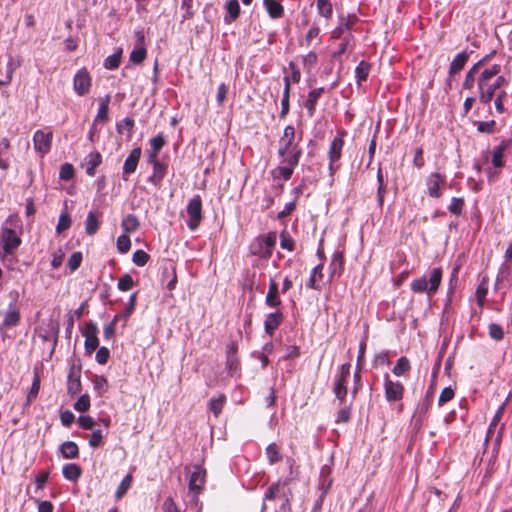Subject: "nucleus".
Returning a JSON list of instances; mask_svg holds the SVG:
<instances>
[{"label": "nucleus", "instance_id": "obj_16", "mask_svg": "<svg viewBox=\"0 0 512 512\" xmlns=\"http://www.w3.org/2000/svg\"><path fill=\"white\" fill-rule=\"evenodd\" d=\"M81 389V368L72 365L68 373L67 392L69 395L74 396L78 394Z\"/></svg>", "mask_w": 512, "mask_h": 512}, {"label": "nucleus", "instance_id": "obj_17", "mask_svg": "<svg viewBox=\"0 0 512 512\" xmlns=\"http://www.w3.org/2000/svg\"><path fill=\"white\" fill-rule=\"evenodd\" d=\"M20 321L21 312L17 305V301L15 300V303L10 304L8 309L3 313L2 327L13 328L18 326Z\"/></svg>", "mask_w": 512, "mask_h": 512}, {"label": "nucleus", "instance_id": "obj_51", "mask_svg": "<svg viewBox=\"0 0 512 512\" xmlns=\"http://www.w3.org/2000/svg\"><path fill=\"white\" fill-rule=\"evenodd\" d=\"M105 444V437L101 430H95L89 438V446L92 448H99Z\"/></svg>", "mask_w": 512, "mask_h": 512}, {"label": "nucleus", "instance_id": "obj_24", "mask_svg": "<svg viewBox=\"0 0 512 512\" xmlns=\"http://www.w3.org/2000/svg\"><path fill=\"white\" fill-rule=\"evenodd\" d=\"M153 166V173L149 177V182L159 186L167 174L168 166L162 162H156Z\"/></svg>", "mask_w": 512, "mask_h": 512}, {"label": "nucleus", "instance_id": "obj_54", "mask_svg": "<svg viewBox=\"0 0 512 512\" xmlns=\"http://www.w3.org/2000/svg\"><path fill=\"white\" fill-rule=\"evenodd\" d=\"M489 336L491 339L495 341H501L504 338V330L502 326L497 323H491L488 327Z\"/></svg>", "mask_w": 512, "mask_h": 512}, {"label": "nucleus", "instance_id": "obj_32", "mask_svg": "<svg viewBox=\"0 0 512 512\" xmlns=\"http://www.w3.org/2000/svg\"><path fill=\"white\" fill-rule=\"evenodd\" d=\"M101 221L95 214V212L90 211L87 215L86 221H85V232L86 234L92 236L94 235L98 229L100 228Z\"/></svg>", "mask_w": 512, "mask_h": 512}, {"label": "nucleus", "instance_id": "obj_12", "mask_svg": "<svg viewBox=\"0 0 512 512\" xmlns=\"http://www.w3.org/2000/svg\"><path fill=\"white\" fill-rule=\"evenodd\" d=\"M53 134L52 132H44L42 130H37L33 135V144L36 152L41 154V156L49 153L52 145Z\"/></svg>", "mask_w": 512, "mask_h": 512}, {"label": "nucleus", "instance_id": "obj_5", "mask_svg": "<svg viewBox=\"0 0 512 512\" xmlns=\"http://www.w3.org/2000/svg\"><path fill=\"white\" fill-rule=\"evenodd\" d=\"M351 363L346 362L339 367L335 375L332 392L335 398L343 404L346 401L348 394V380L350 377Z\"/></svg>", "mask_w": 512, "mask_h": 512}, {"label": "nucleus", "instance_id": "obj_62", "mask_svg": "<svg viewBox=\"0 0 512 512\" xmlns=\"http://www.w3.org/2000/svg\"><path fill=\"white\" fill-rule=\"evenodd\" d=\"M131 248V240L127 235H120L117 238V249L120 253L125 254Z\"/></svg>", "mask_w": 512, "mask_h": 512}, {"label": "nucleus", "instance_id": "obj_60", "mask_svg": "<svg viewBox=\"0 0 512 512\" xmlns=\"http://www.w3.org/2000/svg\"><path fill=\"white\" fill-rule=\"evenodd\" d=\"M477 131L480 133L492 134L495 131L496 122L491 121H478L476 122Z\"/></svg>", "mask_w": 512, "mask_h": 512}, {"label": "nucleus", "instance_id": "obj_15", "mask_svg": "<svg viewBox=\"0 0 512 512\" xmlns=\"http://www.w3.org/2000/svg\"><path fill=\"white\" fill-rule=\"evenodd\" d=\"M470 53L467 51H462L458 53L454 59L451 61L449 70H448V79L447 86L451 88V78L458 74L466 65L469 60Z\"/></svg>", "mask_w": 512, "mask_h": 512}, {"label": "nucleus", "instance_id": "obj_56", "mask_svg": "<svg viewBox=\"0 0 512 512\" xmlns=\"http://www.w3.org/2000/svg\"><path fill=\"white\" fill-rule=\"evenodd\" d=\"M90 397L88 394L81 395L76 403L74 404V409L78 412H86L90 409Z\"/></svg>", "mask_w": 512, "mask_h": 512}, {"label": "nucleus", "instance_id": "obj_63", "mask_svg": "<svg viewBox=\"0 0 512 512\" xmlns=\"http://www.w3.org/2000/svg\"><path fill=\"white\" fill-rule=\"evenodd\" d=\"M226 368L228 373L233 376L240 369V360L238 356L226 357Z\"/></svg>", "mask_w": 512, "mask_h": 512}, {"label": "nucleus", "instance_id": "obj_41", "mask_svg": "<svg viewBox=\"0 0 512 512\" xmlns=\"http://www.w3.org/2000/svg\"><path fill=\"white\" fill-rule=\"evenodd\" d=\"M266 455L271 465L278 463L282 460L280 448L276 443H270L266 448Z\"/></svg>", "mask_w": 512, "mask_h": 512}, {"label": "nucleus", "instance_id": "obj_2", "mask_svg": "<svg viewBox=\"0 0 512 512\" xmlns=\"http://www.w3.org/2000/svg\"><path fill=\"white\" fill-rule=\"evenodd\" d=\"M500 73L501 65L493 64L489 67L484 66L477 76V91L482 104L489 105L496 91L508 83Z\"/></svg>", "mask_w": 512, "mask_h": 512}, {"label": "nucleus", "instance_id": "obj_48", "mask_svg": "<svg viewBox=\"0 0 512 512\" xmlns=\"http://www.w3.org/2000/svg\"><path fill=\"white\" fill-rule=\"evenodd\" d=\"M134 126H135L134 119H132L130 117H126L116 124V129H117V132L120 134L123 132L124 128L127 129L128 137L130 138L133 134Z\"/></svg>", "mask_w": 512, "mask_h": 512}, {"label": "nucleus", "instance_id": "obj_9", "mask_svg": "<svg viewBox=\"0 0 512 512\" xmlns=\"http://www.w3.org/2000/svg\"><path fill=\"white\" fill-rule=\"evenodd\" d=\"M384 395L388 403L399 402L403 399L405 387L400 381L392 380L388 374L384 376Z\"/></svg>", "mask_w": 512, "mask_h": 512}, {"label": "nucleus", "instance_id": "obj_11", "mask_svg": "<svg viewBox=\"0 0 512 512\" xmlns=\"http://www.w3.org/2000/svg\"><path fill=\"white\" fill-rule=\"evenodd\" d=\"M494 54L495 52H492L491 54L482 57L467 71L463 81V89H473L475 82L477 83V76L482 71V68L491 60Z\"/></svg>", "mask_w": 512, "mask_h": 512}, {"label": "nucleus", "instance_id": "obj_29", "mask_svg": "<svg viewBox=\"0 0 512 512\" xmlns=\"http://www.w3.org/2000/svg\"><path fill=\"white\" fill-rule=\"evenodd\" d=\"M331 276H340L344 270V256L342 252H335L330 263Z\"/></svg>", "mask_w": 512, "mask_h": 512}, {"label": "nucleus", "instance_id": "obj_36", "mask_svg": "<svg viewBox=\"0 0 512 512\" xmlns=\"http://www.w3.org/2000/svg\"><path fill=\"white\" fill-rule=\"evenodd\" d=\"M411 370V364L407 357L402 356L400 357L395 366L392 368V373L397 376H404Z\"/></svg>", "mask_w": 512, "mask_h": 512}, {"label": "nucleus", "instance_id": "obj_47", "mask_svg": "<svg viewBox=\"0 0 512 512\" xmlns=\"http://www.w3.org/2000/svg\"><path fill=\"white\" fill-rule=\"evenodd\" d=\"M39 390H40V377L36 374L33 379L32 386L27 394L26 404H25L26 406H30L31 403L37 398Z\"/></svg>", "mask_w": 512, "mask_h": 512}, {"label": "nucleus", "instance_id": "obj_42", "mask_svg": "<svg viewBox=\"0 0 512 512\" xmlns=\"http://www.w3.org/2000/svg\"><path fill=\"white\" fill-rule=\"evenodd\" d=\"M225 402H226L225 394H220L217 398H212L209 401V410L214 414L215 417H218L220 415Z\"/></svg>", "mask_w": 512, "mask_h": 512}, {"label": "nucleus", "instance_id": "obj_10", "mask_svg": "<svg viewBox=\"0 0 512 512\" xmlns=\"http://www.w3.org/2000/svg\"><path fill=\"white\" fill-rule=\"evenodd\" d=\"M206 470L200 465H194L193 471L191 472L188 488L193 493L195 501L198 500V495L202 492L206 482Z\"/></svg>", "mask_w": 512, "mask_h": 512}, {"label": "nucleus", "instance_id": "obj_59", "mask_svg": "<svg viewBox=\"0 0 512 512\" xmlns=\"http://www.w3.org/2000/svg\"><path fill=\"white\" fill-rule=\"evenodd\" d=\"M71 224H72V221H71L69 214L62 213L59 217L58 224L56 226V232L58 234L62 233L63 231L69 229Z\"/></svg>", "mask_w": 512, "mask_h": 512}, {"label": "nucleus", "instance_id": "obj_40", "mask_svg": "<svg viewBox=\"0 0 512 512\" xmlns=\"http://www.w3.org/2000/svg\"><path fill=\"white\" fill-rule=\"evenodd\" d=\"M94 389L98 396L102 397L109 389V383L106 377L102 375H95L92 379Z\"/></svg>", "mask_w": 512, "mask_h": 512}, {"label": "nucleus", "instance_id": "obj_44", "mask_svg": "<svg viewBox=\"0 0 512 512\" xmlns=\"http://www.w3.org/2000/svg\"><path fill=\"white\" fill-rule=\"evenodd\" d=\"M487 293H488V280L486 278H483L481 280V282L479 283V285L476 289V292H475L477 304L481 308L484 306V302H485Z\"/></svg>", "mask_w": 512, "mask_h": 512}, {"label": "nucleus", "instance_id": "obj_7", "mask_svg": "<svg viewBox=\"0 0 512 512\" xmlns=\"http://www.w3.org/2000/svg\"><path fill=\"white\" fill-rule=\"evenodd\" d=\"M346 136L345 130H340L337 135L331 141L328 158H329V172L330 175H334L340 168V159L342 156V150L344 147V137Z\"/></svg>", "mask_w": 512, "mask_h": 512}, {"label": "nucleus", "instance_id": "obj_35", "mask_svg": "<svg viewBox=\"0 0 512 512\" xmlns=\"http://www.w3.org/2000/svg\"><path fill=\"white\" fill-rule=\"evenodd\" d=\"M139 226V220L134 214L126 215L121 222V227L125 233H134L138 230Z\"/></svg>", "mask_w": 512, "mask_h": 512}, {"label": "nucleus", "instance_id": "obj_57", "mask_svg": "<svg viewBox=\"0 0 512 512\" xmlns=\"http://www.w3.org/2000/svg\"><path fill=\"white\" fill-rule=\"evenodd\" d=\"M303 61V67L307 72H310L311 69L316 65L318 61V56L315 52L310 51L302 58Z\"/></svg>", "mask_w": 512, "mask_h": 512}, {"label": "nucleus", "instance_id": "obj_14", "mask_svg": "<svg viewBox=\"0 0 512 512\" xmlns=\"http://www.w3.org/2000/svg\"><path fill=\"white\" fill-rule=\"evenodd\" d=\"M21 244L20 237L16 234L15 230L11 228L3 229L2 233V246L5 255L11 254Z\"/></svg>", "mask_w": 512, "mask_h": 512}, {"label": "nucleus", "instance_id": "obj_39", "mask_svg": "<svg viewBox=\"0 0 512 512\" xmlns=\"http://www.w3.org/2000/svg\"><path fill=\"white\" fill-rule=\"evenodd\" d=\"M288 480L277 481L270 485L264 494V500H275L280 493L281 488L288 484Z\"/></svg>", "mask_w": 512, "mask_h": 512}, {"label": "nucleus", "instance_id": "obj_37", "mask_svg": "<svg viewBox=\"0 0 512 512\" xmlns=\"http://www.w3.org/2000/svg\"><path fill=\"white\" fill-rule=\"evenodd\" d=\"M316 7L318 14L329 20L333 15V5L331 0H316Z\"/></svg>", "mask_w": 512, "mask_h": 512}, {"label": "nucleus", "instance_id": "obj_46", "mask_svg": "<svg viewBox=\"0 0 512 512\" xmlns=\"http://www.w3.org/2000/svg\"><path fill=\"white\" fill-rule=\"evenodd\" d=\"M357 21L358 17L355 14H348L347 16L340 17L338 26L345 32H350L353 30Z\"/></svg>", "mask_w": 512, "mask_h": 512}, {"label": "nucleus", "instance_id": "obj_34", "mask_svg": "<svg viewBox=\"0 0 512 512\" xmlns=\"http://www.w3.org/2000/svg\"><path fill=\"white\" fill-rule=\"evenodd\" d=\"M228 16H225V23L230 24L240 15V5L238 0H228L226 2Z\"/></svg>", "mask_w": 512, "mask_h": 512}, {"label": "nucleus", "instance_id": "obj_45", "mask_svg": "<svg viewBox=\"0 0 512 512\" xmlns=\"http://www.w3.org/2000/svg\"><path fill=\"white\" fill-rule=\"evenodd\" d=\"M280 247L290 252L295 250V240L286 229L282 230L280 233Z\"/></svg>", "mask_w": 512, "mask_h": 512}, {"label": "nucleus", "instance_id": "obj_28", "mask_svg": "<svg viewBox=\"0 0 512 512\" xmlns=\"http://www.w3.org/2000/svg\"><path fill=\"white\" fill-rule=\"evenodd\" d=\"M263 2L267 13L271 18L277 19L283 16L284 8L280 2L276 0H263Z\"/></svg>", "mask_w": 512, "mask_h": 512}, {"label": "nucleus", "instance_id": "obj_58", "mask_svg": "<svg viewBox=\"0 0 512 512\" xmlns=\"http://www.w3.org/2000/svg\"><path fill=\"white\" fill-rule=\"evenodd\" d=\"M149 259H150L149 254L146 253L144 250H136L133 253V257H132L134 264L139 267L145 266L147 264V262L149 261Z\"/></svg>", "mask_w": 512, "mask_h": 512}, {"label": "nucleus", "instance_id": "obj_33", "mask_svg": "<svg viewBox=\"0 0 512 512\" xmlns=\"http://www.w3.org/2000/svg\"><path fill=\"white\" fill-rule=\"evenodd\" d=\"M133 484V476L131 473L127 474L118 485L115 491V499L117 501L121 500L128 492V490L132 487Z\"/></svg>", "mask_w": 512, "mask_h": 512}, {"label": "nucleus", "instance_id": "obj_21", "mask_svg": "<svg viewBox=\"0 0 512 512\" xmlns=\"http://www.w3.org/2000/svg\"><path fill=\"white\" fill-rule=\"evenodd\" d=\"M265 304L270 308H279L282 304L278 283L270 279L268 292L265 297Z\"/></svg>", "mask_w": 512, "mask_h": 512}, {"label": "nucleus", "instance_id": "obj_53", "mask_svg": "<svg viewBox=\"0 0 512 512\" xmlns=\"http://www.w3.org/2000/svg\"><path fill=\"white\" fill-rule=\"evenodd\" d=\"M74 167L70 163H64L60 167L59 178L63 181H69L74 177Z\"/></svg>", "mask_w": 512, "mask_h": 512}, {"label": "nucleus", "instance_id": "obj_26", "mask_svg": "<svg viewBox=\"0 0 512 512\" xmlns=\"http://www.w3.org/2000/svg\"><path fill=\"white\" fill-rule=\"evenodd\" d=\"M62 473L65 479L76 482L82 475V468L79 464L68 463L63 466Z\"/></svg>", "mask_w": 512, "mask_h": 512}, {"label": "nucleus", "instance_id": "obj_22", "mask_svg": "<svg viewBox=\"0 0 512 512\" xmlns=\"http://www.w3.org/2000/svg\"><path fill=\"white\" fill-rule=\"evenodd\" d=\"M324 93H325L324 87L312 89L308 93L307 99L304 102V107L307 109V113H308L309 117L314 116L318 100L322 97V95Z\"/></svg>", "mask_w": 512, "mask_h": 512}, {"label": "nucleus", "instance_id": "obj_43", "mask_svg": "<svg viewBox=\"0 0 512 512\" xmlns=\"http://www.w3.org/2000/svg\"><path fill=\"white\" fill-rule=\"evenodd\" d=\"M352 416V403L349 405H345L340 408L336 413L335 423L336 424H346L351 420Z\"/></svg>", "mask_w": 512, "mask_h": 512}, {"label": "nucleus", "instance_id": "obj_27", "mask_svg": "<svg viewBox=\"0 0 512 512\" xmlns=\"http://www.w3.org/2000/svg\"><path fill=\"white\" fill-rule=\"evenodd\" d=\"M372 65L362 60L355 68V78L358 86H361L363 82L368 79L369 73L371 71Z\"/></svg>", "mask_w": 512, "mask_h": 512}, {"label": "nucleus", "instance_id": "obj_1", "mask_svg": "<svg viewBox=\"0 0 512 512\" xmlns=\"http://www.w3.org/2000/svg\"><path fill=\"white\" fill-rule=\"evenodd\" d=\"M302 134V131L297 134L293 125H287L284 128L283 135L278 141L277 154L280 159V165L270 172L273 180L288 181L291 179L303 154L300 146Z\"/></svg>", "mask_w": 512, "mask_h": 512}, {"label": "nucleus", "instance_id": "obj_3", "mask_svg": "<svg viewBox=\"0 0 512 512\" xmlns=\"http://www.w3.org/2000/svg\"><path fill=\"white\" fill-rule=\"evenodd\" d=\"M442 274L443 271L441 267L433 268L430 272L429 278L422 276L414 279L410 284V288L414 293H427L432 296L436 294L439 289L442 281Z\"/></svg>", "mask_w": 512, "mask_h": 512}, {"label": "nucleus", "instance_id": "obj_4", "mask_svg": "<svg viewBox=\"0 0 512 512\" xmlns=\"http://www.w3.org/2000/svg\"><path fill=\"white\" fill-rule=\"evenodd\" d=\"M276 240L277 233L270 231L264 236L256 237L250 244L249 251L252 255L267 260L272 256Z\"/></svg>", "mask_w": 512, "mask_h": 512}, {"label": "nucleus", "instance_id": "obj_6", "mask_svg": "<svg viewBox=\"0 0 512 512\" xmlns=\"http://www.w3.org/2000/svg\"><path fill=\"white\" fill-rule=\"evenodd\" d=\"M186 213V224L188 229L190 231H196L204 219L203 204L200 195H195L189 200L186 207Z\"/></svg>", "mask_w": 512, "mask_h": 512}, {"label": "nucleus", "instance_id": "obj_23", "mask_svg": "<svg viewBox=\"0 0 512 512\" xmlns=\"http://www.w3.org/2000/svg\"><path fill=\"white\" fill-rule=\"evenodd\" d=\"M102 163V155L98 151L89 153L85 159L83 166L85 167L86 174L93 177L96 174L97 167Z\"/></svg>", "mask_w": 512, "mask_h": 512}, {"label": "nucleus", "instance_id": "obj_61", "mask_svg": "<svg viewBox=\"0 0 512 512\" xmlns=\"http://www.w3.org/2000/svg\"><path fill=\"white\" fill-rule=\"evenodd\" d=\"M147 51L144 47L134 49L130 54V61L134 64H140L146 58Z\"/></svg>", "mask_w": 512, "mask_h": 512}, {"label": "nucleus", "instance_id": "obj_30", "mask_svg": "<svg viewBox=\"0 0 512 512\" xmlns=\"http://www.w3.org/2000/svg\"><path fill=\"white\" fill-rule=\"evenodd\" d=\"M323 263L318 264L312 269L311 275L306 283V287L309 289L320 290L321 287L317 284V280H321L323 278Z\"/></svg>", "mask_w": 512, "mask_h": 512}, {"label": "nucleus", "instance_id": "obj_55", "mask_svg": "<svg viewBox=\"0 0 512 512\" xmlns=\"http://www.w3.org/2000/svg\"><path fill=\"white\" fill-rule=\"evenodd\" d=\"M320 34V28L318 25L316 24H313L310 29L307 31L306 35H305V38H304V41L301 42L300 44L303 46L305 45L306 47H309L313 41V39L317 38Z\"/></svg>", "mask_w": 512, "mask_h": 512}, {"label": "nucleus", "instance_id": "obj_49", "mask_svg": "<svg viewBox=\"0 0 512 512\" xmlns=\"http://www.w3.org/2000/svg\"><path fill=\"white\" fill-rule=\"evenodd\" d=\"M133 287H134V281L130 274L125 273L119 278L117 288L120 291L126 292V291L131 290Z\"/></svg>", "mask_w": 512, "mask_h": 512}, {"label": "nucleus", "instance_id": "obj_25", "mask_svg": "<svg viewBox=\"0 0 512 512\" xmlns=\"http://www.w3.org/2000/svg\"><path fill=\"white\" fill-rule=\"evenodd\" d=\"M59 452L65 459H76L79 457V447L73 441L63 442L59 446Z\"/></svg>", "mask_w": 512, "mask_h": 512}, {"label": "nucleus", "instance_id": "obj_13", "mask_svg": "<svg viewBox=\"0 0 512 512\" xmlns=\"http://www.w3.org/2000/svg\"><path fill=\"white\" fill-rule=\"evenodd\" d=\"M74 90L80 95H86L91 87V77L86 69L77 71L73 80Z\"/></svg>", "mask_w": 512, "mask_h": 512}, {"label": "nucleus", "instance_id": "obj_31", "mask_svg": "<svg viewBox=\"0 0 512 512\" xmlns=\"http://www.w3.org/2000/svg\"><path fill=\"white\" fill-rule=\"evenodd\" d=\"M110 95H106L103 99H101L97 115L95 117V122L105 123L109 120V103H110Z\"/></svg>", "mask_w": 512, "mask_h": 512}, {"label": "nucleus", "instance_id": "obj_18", "mask_svg": "<svg viewBox=\"0 0 512 512\" xmlns=\"http://www.w3.org/2000/svg\"><path fill=\"white\" fill-rule=\"evenodd\" d=\"M512 145V139H503L492 151V165L501 169L505 166L504 153Z\"/></svg>", "mask_w": 512, "mask_h": 512}, {"label": "nucleus", "instance_id": "obj_38", "mask_svg": "<svg viewBox=\"0 0 512 512\" xmlns=\"http://www.w3.org/2000/svg\"><path fill=\"white\" fill-rule=\"evenodd\" d=\"M465 208V200L462 197H452L450 204L448 205V211L456 216L459 217L463 214Z\"/></svg>", "mask_w": 512, "mask_h": 512}, {"label": "nucleus", "instance_id": "obj_52", "mask_svg": "<svg viewBox=\"0 0 512 512\" xmlns=\"http://www.w3.org/2000/svg\"><path fill=\"white\" fill-rule=\"evenodd\" d=\"M82 260V253L80 251H76L72 253V255L69 257L67 267L70 269L71 272H74L80 267Z\"/></svg>", "mask_w": 512, "mask_h": 512}, {"label": "nucleus", "instance_id": "obj_19", "mask_svg": "<svg viewBox=\"0 0 512 512\" xmlns=\"http://www.w3.org/2000/svg\"><path fill=\"white\" fill-rule=\"evenodd\" d=\"M284 321V314L280 309L275 312L269 313L264 321L265 333L273 336L275 331L280 327Z\"/></svg>", "mask_w": 512, "mask_h": 512}, {"label": "nucleus", "instance_id": "obj_20", "mask_svg": "<svg viewBox=\"0 0 512 512\" xmlns=\"http://www.w3.org/2000/svg\"><path fill=\"white\" fill-rule=\"evenodd\" d=\"M142 150L140 147L134 148L128 157L126 158L123 165V178L126 180L127 176L134 173L137 169L141 158Z\"/></svg>", "mask_w": 512, "mask_h": 512}, {"label": "nucleus", "instance_id": "obj_64", "mask_svg": "<svg viewBox=\"0 0 512 512\" xmlns=\"http://www.w3.org/2000/svg\"><path fill=\"white\" fill-rule=\"evenodd\" d=\"M149 144L150 149L160 152V150L166 145V139L162 133H159L150 140Z\"/></svg>", "mask_w": 512, "mask_h": 512}, {"label": "nucleus", "instance_id": "obj_50", "mask_svg": "<svg viewBox=\"0 0 512 512\" xmlns=\"http://www.w3.org/2000/svg\"><path fill=\"white\" fill-rule=\"evenodd\" d=\"M121 50L108 56L104 61V67L108 70L117 69L121 62Z\"/></svg>", "mask_w": 512, "mask_h": 512}, {"label": "nucleus", "instance_id": "obj_8", "mask_svg": "<svg viewBox=\"0 0 512 512\" xmlns=\"http://www.w3.org/2000/svg\"><path fill=\"white\" fill-rule=\"evenodd\" d=\"M425 185L430 198L440 199L444 195L447 185L446 175L440 172H431L425 179Z\"/></svg>", "mask_w": 512, "mask_h": 512}]
</instances>
